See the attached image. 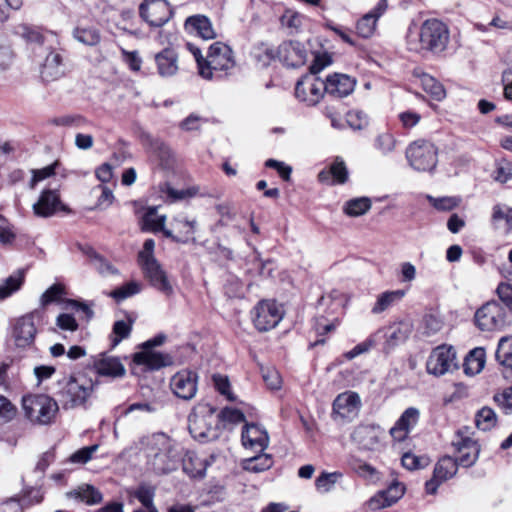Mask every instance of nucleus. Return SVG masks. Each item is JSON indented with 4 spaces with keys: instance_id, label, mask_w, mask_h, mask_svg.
I'll list each match as a JSON object with an SVG mask.
<instances>
[{
    "instance_id": "nucleus-31",
    "label": "nucleus",
    "mask_w": 512,
    "mask_h": 512,
    "mask_svg": "<svg viewBox=\"0 0 512 512\" xmlns=\"http://www.w3.org/2000/svg\"><path fill=\"white\" fill-rule=\"evenodd\" d=\"M183 471L192 478H202L206 472L205 461L199 458L195 452L181 450V461Z\"/></svg>"
},
{
    "instance_id": "nucleus-59",
    "label": "nucleus",
    "mask_w": 512,
    "mask_h": 512,
    "mask_svg": "<svg viewBox=\"0 0 512 512\" xmlns=\"http://www.w3.org/2000/svg\"><path fill=\"white\" fill-rule=\"evenodd\" d=\"M58 166V162H54L51 165H48L41 169H33L31 171L32 178L29 182L30 189H34L38 182L45 180L55 174L56 167Z\"/></svg>"
},
{
    "instance_id": "nucleus-2",
    "label": "nucleus",
    "mask_w": 512,
    "mask_h": 512,
    "mask_svg": "<svg viewBox=\"0 0 512 512\" xmlns=\"http://www.w3.org/2000/svg\"><path fill=\"white\" fill-rule=\"evenodd\" d=\"M449 29L438 19L425 20L419 32H409L407 36L408 50L416 53H442L449 42Z\"/></svg>"
},
{
    "instance_id": "nucleus-51",
    "label": "nucleus",
    "mask_w": 512,
    "mask_h": 512,
    "mask_svg": "<svg viewBox=\"0 0 512 512\" xmlns=\"http://www.w3.org/2000/svg\"><path fill=\"white\" fill-rule=\"evenodd\" d=\"M23 280L24 276L21 272L9 276L4 283L0 284V300L9 297L17 291L21 287Z\"/></svg>"
},
{
    "instance_id": "nucleus-44",
    "label": "nucleus",
    "mask_w": 512,
    "mask_h": 512,
    "mask_svg": "<svg viewBox=\"0 0 512 512\" xmlns=\"http://www.w3.org/2000/svg\"><path fill=\"white\" fill-rule=\"evenodd\" d=\"M381 332V330H378L377 332L371 334L366 340L357 344L353 349L346 352L344 357L347 360H352L355 357L370 351L377 345Z\"/></svg>"
},
{
    "instance_id": "nucleus-4",
    "label": "nucleus",
    "mask_w": 512,
    "mask_h": 512,
    "mask_svg": "<svg viewBox=\"0 0 512 512\" xmlns=\"http://www.w3.org/2000/svg\"><path fill=\"white\" fill-rule=\"evenodd\" d=\"M57 397L64 410L87 407V403L94 393L95 384L85 378L70 377L60 383Z\"/></svg>"
},
{
    "instance_id": "nucleus-39",
    "label": "nucleus",
    "mask_w": 512,
    "mask_h": 512,
    "mask_svg": "<svg viewBox=\"0 0 512 512\" xmlns=\"http://www.w3.org/2000/svg\"><path fill=\"white\" fill-rule=\"evenodd\" d=\"M252 57L260 67H268L272 61L278 58L277 50L266 43L256 45L252 50Z\"/></svg>"
},
{
    "instance_id": "nucleus-40",
    "label": "nucleus",
    "mask_w": 512,
    "mask_h": 512,
    "mask_svg": "<svg viewBox=\"0 0 512 512\" xmlns=\"http://www.w3.org/2000/svg\"><path fill=\"white\" fill-rule=\"evenodd\" d=\"M186 24L193 27L200 37L205 40L213 39L215 32L210 20L202 15L191 16L186 20Z\"/></svg>"
},
{
    "instance_id": "nucleus-55",
    "label": "nucleus",
    "mask_w": 512,
    "mask_h": 512,
    "mask_svg": "<svg viewBox=\"0 0 512 512\" xmlns=\"http://www.w3.org/2000/svg\"><path fill=\"white\" fill-rule=\"evenodd\" d=\"M402 465L408 470L422 469L429 465L430 460L426 456H417L411 452L404 453L401 458Z\"/></svg>"
},
{
    "instance_id": "nucleus-21",
    "label": "nucleus",
    "mask_w": 512,
    "mask_h": 512,
    "mask_svg": "<svg viewBox=\"0 0 512 512\" xmlns=\"http://www.w3.org/2000/svg\"><path fill=\"white\" fill-rule=\"evenodd\" d=\"M140 265L145 277L153 287L167 296L173 293V288L167 279L165 271L155 258H150L145 262H141Z\"/></svg>"
},
{
    "instance_id": "nucleus-1",
    "label": "nucleus",
    "mask_w": 512,
    "mask_h": 512,
    "mask_svg": "<svg viewBox=\"0 0 512 512\" xmlns=\"http://www.w3.org/2000/svg\"><path fill=\"white\" fill-rule=\"evenodd\" d=\"M147 462L158 474H167L178 468L182 447L165 433L144 436L139 441Z\"/></svg>"
},
{
    "instance_id": "nucleus-36",
    "label": "nucleus",
    "mask_w": 512,
    "mask_h": 512,
    "mask_svg": "<svg viewBox=\"0 0 512 512\" xmlns=\"http://www.w3.org/2000/svg\"><path fill=\"white\" fill-rule=\"evenodd\" d=\"M62 58L59 53L50 52L43 63L41 76L46 81H52L59 78L63 73L61 66Z\"/></svg>"
},
{
    "instance_id": "nucleus-64",
    "label": "nucleus",
    "mask_w": 512,
    "mask_h": 512,
    "mask_svg": "<svg viewBox=\"0 0 512 512\" xmlns=\"http://www.w3.org/2000/svg\"><path fill=\"white\" fill-rule=\"evenodd\" d=\"M497 294L512 315V285L509 283H500L497 287Z\"/></svg>"
},
{
    "instance_id": "nucleus-41",
    "label": "nucleus",
    "mask_w": 512,
    "mask_h": 512,
    "mask_svg": "<svg viewBox=\"0 0 512 512\" xmlns=\"http://www.w3.org/2000/svg\"><path fill=\"white\" fill-rule=\"evenodd\" d=\"M273 466V458L270 454H259L248 458L243 462V469L253 473H260Z\"/></svg>"
},
{
    "instance_id": "nucleus-32",
    "label": "nucleus",
    "mask_w": 512,
    "mask_h": 512,
    "mask_svg": "<svg viewBox=\"0 0 512 512\" xmlns=\"http://www.w3.org/2000/svg\"><path fill=\"white\" fill-rule=\"evenodd\" d=\"M405 296L404 290L385 291L377 296L376 302L371 309L372 314H381L396 303L400 302Z\"/></svg>"
},
{
    "instance_id": "nucleus-10",
    "label": "nucleus",
    "mask_w": 512,
    "mask_h": 512,
    "mask_svg": "<svg viewBox=\"0 0 512 512\" xmlns=\"http://www.w3.org/2000/svg\"><path fill=\"white\" fill-rule=\"evenodd\" d=\"M383 429L375 424H359L352 431V442L362 451H380L383 447Z\"/></svg>"
},
{
    "instance_id": "nucleus-47",
    "label": "nucleus",
    "mask_w": 512,
    "mask_h": 512,
    "mask_svg": "<svg viewBox=\"0 0 512 512\" xmlns=\"http://www.w3.org/2000/svg\"><path fill=\"white\" fill-rule=\"evenodd\" d=\"M247 264L249 267L246 269V274L250 276H270L272 274L273 268L268 267L272 264L271 260L262 261L258 255H254Z\"/></svg>"
},
{
    "instance_id": "nucleus-43",
    "label": "nucleus",
    "mask_w": 512,
    "mask_h": 512,
    "mask_svg": "<svg viewBox=\"0 0 512 512\" xmlns=\"http://www.w3.org/2000/svg\"><path fill=\"white\" fill-rule=\"evenodd\" d=\"M371 205V200L368 197H359L347 201L343 210L348 216L358 217L367 213Z\"/></svg>"
},
{
    "instance_id": "nucleus-5",
    "label": "nucleus",
    "mask_w": 512,
    "mask_h": 512,
    "mask_svg": "<svg viewBox=\"0 0 512 512\" xmlns=\"http://www.w3.org/2000/svg\"><path fill=\"white\" fill-rule=\"evenodd\" d=\"M25 417L37 425H49L54 422L59 411L58 402L46 394H30L22 398Z\"/></svg>"
},
{
    "instance_id": "nucleus-11",
    "label": "nucleus",
    "mask_w": 512,
    "mask_h": 512,
    "mask_svg": "<svg viewBox=\"0 0 512 512\" xmlns=\"http://www.w3.org/2000/svg\"><path fill=\"white\" fill-rule=\"evenodd\" d=\"M283 312L275 301H260L252 310L255 327L259 331H268L274 328L282 319Z\"/></svg>"
},
{
    "instance_id": "nucleus-62",
    "label": "nucleus",
    "mask_w": 512,
    "mask_h": 512,
    "mask_svg": "<svg viewBox=\"0 0 512 512\" xmlns=\"http://www.w3.org/2000/svg\"><path fill=\"white\" fill-rule=\"evenodd\" d=\"M17 414V408L11 401L3 395H0V424L12 421Z\"/></svg>"
},
{
    "instance_id": "nucleus-20",
    "label": "nucleus",
    "mask_w": 512,
    "mask_h": 512,
    "mask_svg": "<svg viewBox=\"0 0 512 512\" xmlns=\"http://www.w3.org/2000/svg\"><path fill=\"white\" fill-rule=\"evenodd\" d=\"M456 452L459 454L457 462L463 467H470L474 465L479 456V446L476 441L470 437L463 436L461 432H458L455 439L452 442Z\"/></svg>"
},
{
    "instance_id": "nucleus-52",
    "label": "nucleus",
    "mask_w": 512,
    "mask_h": 512,
    "mask_svg": "<svg viewBox=\"0 0 512 512\" xmlns=\"http://www.w3.org/2000/svg\"><path fill=\"white\" fill-rule=\"evenodd\" d=\"M340 478H342V473L340 472H323L317 477L315 486L319 491L327 493L332 490Z\"/></svg>"
},
{
    "instance_id": "nucleus-14",
    "label": "nucleus",
    "mask_w": 512,
    "mask_h": 512,
    "mask_svg": "<svg viewBox=\"0 0 512 512\" xmlns=\"http://www.w3.org/2000/svg\"><path fill=\"white\" fill-rule=\"evenodd\" d=\"M361 407V400L355 392L339 394L333 402L332 417L335 421H351L357 415Z\"/></svg>"
},
{
    "instance_id": "nucleus-9",
    "label": "nucleus",
    "mask_w": 512,
    "mask_h": 512,
    "mask_svg": "<svg viewBox=\"0 0 512 512\" xmlns=\"http://www.w3.org/2000/svg\"><path fill=\"white\" fill-rule=\"evenodd\" d=\"M457 367L456 351L447 345L434 348L426 363L427 372L435 376H442Z\"/></svg>"
},
{
    "instance_id": "nucleus-53",
    "label": "nucleus",
    "mask_w": 512,
    "mask_h": 512,
    "mask_svg": "<svg viewBox=\"0 0 512 512\" xmlns=\"http://www.w3.org/2000/svg\"><path fill=\"white\" fill-rule=\"evenodd\" d=\"M377 20L378 19L373 14H371V13L365 14L357 22L356 30H357L358 35L363 38L371 37L375 31Z\"/></svg>"
},
{
    "instance_id": "nucleus-63",
    "label": "nucleus",
    "mask_w": 512,
    "mask_h": 512,
    "mask_svg": "<svg viewBox=\"0 0 512 512\" xmlns=\"http://www.w3.org/2000/svg\"><path fill=\"white\" fill-rule=\"evenodd\" d=\"M98 445H91L83 447L74 452L70 457L69 461L74 464H86L91 460L93 453L98 450Z\"/></svg>"
},
{
    "instance_id": "nucleus-8",
    "label": "nucleus",
    "mask_w": 512,
    "mask_h": 512,
    "mask_svg": "<svg viewBox=\"0 0 512 512\" xmlns=\"http://www.w3.org/2000/svg\"><path fill=\"white\" fill-rule=\"evenodd\" d=\"M475 323L482 331L502 330L508 323L506 309L497 301L487 302L476 311Z\"/></svg>"
},
{
    "instance_id": "nucleus-28",
    "label": "nucleus",
    "mask_w": 512,
    "mask_h": 512,
    "mask_svg": "<svg viewBox=\"0 0 512 512\" xmlns=\"http://www.w3.org/2000/svg\"><path fill=\"white\" fill-rule=\"evenodd\" d=\"M412 332V325L408 322H398L387 328L385 332L384 351L389 352L401 343H404Z\"/></svg>"
},
{
    "instance_id": "nucleus-16",
    "label": "nucleus",
    "mask_w": 512,
    "mask_h": 512,
    "mask_svg": "<svg viewBox=\"0 0 512 512\" xmlns=\"http://www.w3.org/2000/svg\"><path fill=\"white\" fill-rule=\"evenodd\" d=\"M39 313L34 311L18 318L12 330V337L15 345L20 348H26L34 343L37 329L35 326V317H38Z\"/></svg>"
},
{
    "instance_id": "nucleus-58",
    "label": "nucleus",
    "mask_w": 512,
    "mask_h": 512,
    "mask_svg": "<svg viewBox=\"0 0 512 512\" xmlns=\"http://www.w3.org/2000/svg\"><path fill=\"white\" fill-rule=\"evenodd\" d=\"M162 192L166 193L167 197L172 201H178L183 200L187 198H191L195 196L198 193V189L193 188H187V189H181L177 190L173 187H171L169 184H165V187L162 188Z\"/></svg>"
},
{
    "instance_id": "nucleus-33",
    "label": "nucleus",
    "mask_w": 512,
    "mask_h": 512,
    "mask_svg": "<svg viewBox=\"0 0 512 512\" xmlns=\"http://www.w3.org/2000/svg\"><path fill=\"white\" fill-rule=\"evenodd\" d=\"M331 177V184H344L347 181L348 170L344 161L336 159L329 171H321L318 174L320 182H329Z\"/></svg>"
},
{
    "instance_id": "nucleus-35",
    "label": "nucleus",
    "mask_w": 512,
    "mask_h": 512,
    "mask_svg": "<svg viewBox=\"0 0 512 512\" xmlns=\"http://www.w3.org/2000/svg\"><path fill=\"white\" fill-rule=\"evenodd\" d=\"M485 350L477 347L471 350L465 357L463 369L466 375L474 376L482 371L485 365Z\"/></svg>"
},
{
    "instance_id": "nucleus-27",
    "label": "nucleus",
    "mask_w": 512,
    "mask_h": 512,
    "mask_svg": "<svg viewBox=\"0 0 512 512\" xmlns=\"http://www.w3.org/2000/svg\"><path fill=\"white\" fill-rule=\"evenodd\" d=\"M60 204V196L57 190L46 189L42 191L38 201L34 203L33 211L39 217H50L55 214Z\"/></svg>"
},
{
    "instance_id": "nucleus-60",
    "label": "nucleus",
    "mask_w": 512,
    "mask_h": 512,
    "mask_svg": "<svg viewBox=\"0 0 512 512\" xmlns=\"http://www.w3.org/2000/svg\"><path fill=\"white\" fill-rule=\"evenodd\" d=\"M13 33L29 42L42 43L43 36L27 24H18L13 28Z\"/></svg>"
},
{
    "instance_id": "nucleus-25",
    "label": "nucleus",
    "mask_w": 512,
    "mask_h": 512,
    "mask_svg": "<svg viewBox=\"0 0 512 512\" xmlns=\"http://www.w3.org/2000/svg\"><path fill=\"white\" fill-rule=\"evenodd\" d=\"M356 80L349 75L335 73L327 77L325 81V92L328 94L343 98L354 91Z\"/></svg>"
},
{
    "instance_id": "nucleus-19",
    "label": "nucleus",
    "mask_w": 512,
    "mask_h": 512,
    "mask_svg": "<svg viewBox=\"0 0 512 512\" xmlns=\"http://www.w3.org/2000/svg\"><path fill=\"white\" fill-rule=\"evenodd\" d=\"M198 376L190 370H182L171 379V388L174 394L184 400L192 399L197 392Z\"/></svg>"
},
{
    "instance_id": "nucleus-48",
    "label": "nucleus",
    "mask_w": 512,
    "mask_h": 512,
    "mask_svg": "<svg viewBox=\"0 0 512 512\" xmlns=\"http://www.w3.org/2000/svg\"><path fill=\"white\" fill-rule=\"evenodd\" d=\"M423 89L429 93L433 99L440 101L445 97V89L443 85L434 77L424 74L421 78Z\"/></svg>"
},
{
    "instance_id": "nucleus-22",
    "label": "nucleus",
    "mask_w": 512,
    "mask_h": 512,
    "mask_svg": "<svg viewBox=\"0 0 512 512\" xmlns=\"http://www.w3.org/2000/svg\"><path fill=\"white\" fill-rule=\"evenodd\" d=\"M93 369L99 376L111 379L122 378L126 374L125 366L120 359L105 353L93 361Z\"/></svg>"
},
{
    "instance_id": "nucleus-56",
    "label": "nucleus",
    "mask_w": 512,
    "mask_h": 512,
    "mask_svg": "<svg viewBox=\"0 0 512 512\" xmlns=\"http://www.w3.org/2000/svg\"><path fill=\"white\" fill-rule=\"evenodd\" d=\"M132 330V322L118 320L113 325L112 347L117 346L123 339L129 337Z\"/></svg>"
},
{
    "instance_id": "nucleus-50",
    "label": "nucleus",
    "mask_w": 512,
    "mask_h": 512,
    "mask_svg": "<svg viewBox=\"0 0 512 512\" xmlns=\"http://www.w3.org/2000/svg\"><path fill=\"white\" fill-rule=\"evenodd\" d=\"M426 198L430 204L438 211H451L458 207L461 202V199L456 196H444L436 198L431 195H427Z\"/></svg>"
},
{
    "instance_id": "nucleus-30",
    "label": "nucleus",
    "mask_w": 512,
    "mask_h": 512,
    "mask_svg": "<svg viewBox=\"0 0 512 512\" xmlns=\"http://www.w3.org/2000/svg\"><path fill=\"white\" fill-rule=\"evenodd\" d=\"M158 72L163 77H170L178 71V55L170 48H165L155 55Z\"/></svg>"
},
{
    "instance_id": "nucleus-42",
    "label": "nucleus",
    "mask_w": 512,
    "mask_h": 512,
    "mask_svg": "<svg viewBox=\"0 0 512 512\" xmlns=\"http://www.w3.org/2000/svg\"><path fill=\"white\" fill-rule=\"evenodd\" d=\"M73 37L88 46H96L101 41L100 31L94 27H76L73 30Z\"/></svg>"
},
{
    "instance_id": "nucleus-3",
    "label": "nucleus",
    "mask_w": 512,
    "mask_h": 512,
    "mask_svg": "<svg viewBox=\"0 0 512 512\" xmlns=\"http://www.w3.org/2000/svg\"><path fill=\"white\" fill-rule=\"evenodd\" d=\"M236 63L231 48L216 42L209 47L205 62L200 64V76L206 80H220L231 74Z\"/></svg>"
},
{
    "instance_id": "nucleus-6",
    "label": "nucleus",
    "mask_w": 512,
    "mask_h": 512,
    "mask_svg": "<svg viewBox=\"0 0 512 512\" xmlns=\"http://www.w3.org/2000/svg\"><path fill=\"white\" fill-rule=\"evenodd\" d=\"M215 408L208 403L197 404L188 417V428L193 438L208 441L217 437Z\"/></svg>"
},
{
    "instance_id": "nucleus-49",
    "label": "nucleus",
    "mask_w": 512,
    "mask_h": 512,
    "mask_svg": "<svg viewBox=\"0 0 512 512\" xmlns=\"http://www.w3.org/2000/svg\"><path fill=\"white\" fill-rule=\"evenodd\" d=\"M397 140L393 134L383 132L377 135L374 141L375 148L382 154L388 155L396 148Z\"/></svg>"
},
{
    "instance_id": "nucleus-34",
    "label": "nucleus",
    "mask_w": 512,
    "mask_h": 512,
    "mask_svg": "<svg viewBox=\"0 0 512 512\" xmlns=\"http://www.w3.org/2000/svg\"><path fill=\"white\" fill-rule=\"evenodd\" d=\"M492 223L496 229L503 230L505 233L512 231V208L497 204L492 209Z\"/></svg>"
},
{
    "instance_id": "nucleus-13",
    "label": "nucleus",
    "mask_w": 512,
    "mask_h": 512,
    "mask_svg": "<svg viewBox=\"0 0 512 512\" xmlns=\"http://www.w3.org/2000/svg\"><path fill=\"white\" fill-rule=\"evenodd\" d=\"M325 92V82L313 75H305L295 87V96L309 106L316 105Z\"/></svg>"
},
{
    "instance_id": "nucleus-12",
    "label": "nucleus",
    "mask_w": 512,
    "mask_h": 512,
    "mask_svg": "<svg viewBox=\"0 0 512 512\" xmlns=\"http://www.w3.org/2000/svg\"><path fill=\"white\" fill-rule=\"evenodd\" d=\"M171 225L176 234L171 229L165 230V237L182 244L196 242L194 234L197 231L198 222L195 217H189L182 212L172 218Z\"/></svg>"
},
{
    "instance_id": "nucleus-23",
    "label": "nucleus",
    "mask_w": 512,
    "mask_h": 512,
    "mask_svg": "<svg viewBox=\"0 0 512 512\" xmlns=\"http://www.w3.org/2000/svg\"><path fill=\"white\" fill-rule=\"evenodd\" d=\"M420 411L415 407L407 408L390 429L391 437L396 441H404L411 430L417 425Z\"/></svg>"
},
{
    "instance_id": "nucleus-7",
    "label": "nucleus",
    "mask_w": 512,
    "mask_h": 512,
    "mask_svg": "<svg viewBox=\"0 0 512 512\" xmlns=\"http://www.w3.org/2000/svg\"><path fill=\"white\" fill-rule=\"evenodd\" d=\"M406 158L413 169L421 172L432 171L438 162V151L433 143L417 140L407 148Z\"/></svg>"
},
{
    "instance_id": "nucleus-46",
    "label": "nucleus",
    "mask_w": 512,
    "mask_h": 512,
    "mask_svg": "<svg viewBox=\"0 0 512 512\" xmlns=\"http://www.w3.org/2000/svg\"><path fill=\"white\" fill-rule=\"evenodd\" d=\"M496 422V413L489 407H483L476 413L475 423L477 428L482 431L491 430L496 425Z\"/></svg>"
},
{
    "instance_id": "nucleus-24",
    "label": "nucleus",
    "mask_w": 512,
    "mask_h": 512,
    "mask_svg": "<svg viewBox=\"0 0 512 512\" xmlns=\"http://www.w3.org/2000/svg\"><path fill=\"white\" fill-rule=\"evenodd\" d=\"M133 362L150 370H158L173 364V357L166 353L143 349L133 355Z\"/></svg>"
},
{
    "instance_id": "nucleus-61",
    "label": "nucleus",
    "mask_w": 512,
    "mask_h": 512,
    "mask_svg": "<svg viewBox=\"0 0 512 512\" xmlns=\"http://www.w3.org/2000/svg\"><path fill=\"white\" fill-rule=\"evenodd\" d=\"M134 496L141 502L146 509H150V512H158L156 507L153 505L154 491L148 486H140L135 492Z\"/></svg>"
},
{
    "instance_id": "nucleus-38",
    "label": "nucleus",
    "mask_w": 512,
    "mask_h": 512,
    "mask_svg": "<svg viewBox=\"0 0 512 512\" xmlns=\"http://www.w3.org/2000/svg\"><path fill=\"white\" fill-rule=\"evenodd\" d=\"M67 496L85 502L87 505H95L103 500L102 493L94 486L84 484L77 489L68 492Z\"/></svg>"
},
{
    "instance_id": "nucleus-45",
    "label": "nucleus",
    "mask_w": 512,
    "mask_h": 512,
    "mask_svg": "<svg viewBox=\"0 0 512 512\" xmlns=\"http://www.w3.org/2000/svg\"><path fill=\"white\" fill-rule=\"evenodd\" d=\"M353 471L365 480L377 482L380 480V472L365 461L356 459L351 464Z\"/></svg>"
},
{
    "instance_id": "nucleus-17",
    "label": "nucleus",
    "mask_w": 512,
    "mask_h": 512,
    "mask_svg": "<svg viewBox=\"0 0 512 512\" xmlns=\"http://www.w3.org/2000/svg\"><path fill=\"white\" fill-rule=\"evenodd\" d=\"M458 462L450 456L442 457L435 465L433 477L425 484L428 494H435L439 485L454 477L458 471Z\"/></svg>"
},
{
    "instance_id": "nucleus-29",
    "label": "nucleus",
    "mask_w": 512,
    "mask_h": 512,
    "mask_svg": "<svg viewBox=\"0 0 512 512\" xmlns=\"http://www.w3.org/2000/svg\"><path fill=\"white\" fill-rule=\"evenodd\" d=\"M495 357L503 367L504 378L512 380V336H505L499 340Z\"/></svg>"
},
{
    "instance_id": "nucleus-57",
    "label": "nucleus",
    "mask_w": 512,
    "mask_h": 512,
    "mask_svg": "<svg viewBox=\"0 0 512 512\" xmlns=\"http://www.w3.org/2000/svg\"><path fill=\"white\" fill-rule=\"evenodd\" d=\"M347 123L351 128L361 130L369 124L368 114L358 109L351 110L347 113Z\"/></svg>"
},
{
    "instance_id": "nucleus-37",
    "label": "nucleus",
    "mask_w": 512,
    "mask_h": 512,
    "mask_svg": "<svg viewBox=\"0 0 512 512\" xmlns=\"http://www.w3.org/2000/svg\"><path fill=\"white\" fill-rule=\"evenodd\" d=\"M166 215H158L157 207H149L142 217V229L154 233L162 232L165 235Z\"/></svg>"
},
{
    "instance_id": "nucleus-18",
    "label": "nucleus",
    "mask_w": 512,
    "mask_h": 512,
    "mask_svg": "<svg viewBox=\"0 0 512 512\" xmlns=\"http://www.w3.org/2000/svg\"><path fill=\"white\" fill-rule=\"evenodd\" d=\"M278 59L287 67L297 68L305 64L307 51L298 41H285L277 49Z\"/></svg>"
},
{
    "instance_id": "nucleus-26",
    "label": "nucleus",
    "mask_w": 512,
    "mask_h": 512,
    "mask_svg": "<svg viewBox=\"0 0 512 512\" xmlns=\"http://www.w3.org/2000/svg\"><path fill=\"white\" fill-rule=\"evenodd\" d=\"M242 443L245 447L263 451L268 447L269 436L266 430L256 424H246L242 431Z\"/></svg>"
},
{
    "instance_id": "nucleus-15",
    "label": "nucleus",
    "mask_w": 512,
    "mask_h": 512,
    "mask_svg": "<svg viewBox=\"0 0 512 512\" xmlns=\"http://www.w3.org/2000/svg\"><path fill=\"white\" fill-rule=\"evenodd\" d=\"M141 17L152 27L163 26L172 15L166 0H147L139 7Z\"/></svg>"
},
{
    "instance_id": "nucleus-54",
    "label": "nucleus",
    "mask_w": 512,
    "mask_h": 512,
    "mask_svg": "<svg viewBox=\"0 0 512 512\" xmlns=\"http://www.w3.org/2000/svg\"><path fill=\"white\" fill-rule=\"evenodd\" d=\"M141 291V285L138 282L130 281L123 286L114 289L110 292V296L116 301L125 300L128 297L134 296Z\"/></svg>"
}]
</instances>
